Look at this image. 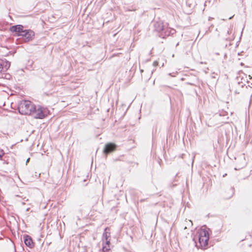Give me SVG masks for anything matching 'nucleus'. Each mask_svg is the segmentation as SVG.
Here are the masks:
<instances>
[{"mask_svg": "<svg viewBox=\"0 0 252 252\" xmlns=\"http://www.w3.org/2000/svg\"><path fill=\"white\" fill-rule=\"evenodd\" d=\"M10 31L18 36H22L25 42L32 40L34 36L33 31L31 30H24V26L22 25L12 26L10 27Z\"/></svg>", "mask_w": 252, "mask_h": 252, "instance_id": "f257e3e1", "label": "nucleus"}, {"mask_svg": "<svg viewBox=\"0 0 252 252\" xmlns=\"http://www.w3.org/2000/svg\"><path fill=\"white\" fill-rule=\"evenodd\" d=\"M18 109L21 114L31 115L35 109V104L30 100H24L19 103Z\"/></svg>", "mask_w": 252, "mask_h": 252, "instance_id": "f03ea898", "label": "nucleus"}, {"mask_svg": "<svg viewBox=\"0 0 252 252\" xmlns=\"http://www.w3.org/2000/svg\"><path fill=\"white\" fill-rule=\"evenodd\" d=\"M35 108L31 114L35 119H42L47 116L48 110L46 108L40 105H35Z\"/></svg>", "mask_w": 252, "mask_h": 252, "instance_id": "7ed1b4c3", "label": "nucleus"}, {"mask_svg": "<svg viewBox=\"0 0 252 252\" xmlns=\"http://www.w3.org/2000/svg\"><path fill=\"white\" fill-rule=\"evenodd\" d=\"M117 145L113 143H108L105 145L103 152L105 156L115 151Z\"/></svg>", "mask_w": 252, "mask_h": 252, "instance_id": "20e7f679", "label": "nucleus"}, {"mask_svg": "<svg viewBox=\"0 0 252 252\" xmlns=\"http://www.w3.org/2000/svg\"><path fill=\"white\" fill-rule=\"evenodd\" d=\"M175 32L176 31L174 29L165 26L162 32L160 34H159V36L163 38H165L167 36L174 34Z\"/></svg>", "mask_w": 252, "mask_h": 252, "instance_id": "39448f33", "label": "nucleus"}, {"mask_svg": "<svg viewBox=\"0 0 252 252\" xmlns=\"http://www.w3.org/2000/svg\"><path fill=\"white\" fill-rule=\"evenodd\" d=\"M154 30L159 33V34L162 32L165 25L161 21H154L153 22Z\"/></svg>", "mask_w": 252, "mask_h": 252, "instance_id": "423d86ee", "label": "nucleus"}, {"mask_svg": "<svg viewBox=\"0 0 252 252\" xmlns=\"http://www.w3.org/2000/svg\"><path fill=\"white\" fill-rule=\"evenodd\" d=\"M24 241L25 245L30 248L34 247V243L33 242L32 237L28 235H24L23 236Z\"/></svg>", "mask_w": 252, "mask_h": 252, "instance_id": "0eeeda50", "label": "nucleus"}, {"mask_svg": "<svg viewBox=\"0 0 252 252\" xmlns=\"http://www.w3.org/2000/svg\"><path fill=\"white\" fill-rule=\"evenodd\" d=\"M209 240L202 237L200 236L198 237V242L199 243L200 247L202 249L207 246Z\"/></svg>", "mask_w": 252, "mask_h": 252, "instance_id": "6e6552de", "label": "nucleus"}, {"mask_svg": "<svg viewBox=\"0 0 252 252\" xmlns=\"http://www.w3.org/2000/svg\"><path fill=\"white\" fill-rule=\"evenodd\" d=\"M0 62L1 64L3 70L5 69L6 71L9 68L10 66V63L9 62L5 60L4 61L2 60Z\"/></svg>", "mask_w": 252, "mask_h": 252, "instance_id": "1a4fd4ad", "label": "nucleus"}, {"mask_svg": "<svg viewBox=\"0 0 252 252\" xmlns=\"http://www.w3.org/2000/svg\"><path fill=\"white\" fill-rule=\"evenodd\" d=\"M199 236L205 238L208 240L209 239V234L208 231L206 229H202L199 234Z\"/></svg>", "mask_w": 252, "mask_h": 252, "instance_id": "9d476101", "label": "nucleus"}, {"mask_svg": "<svg viewBox=\"0 0 252 252\" xmlns=\"http://www.w3.org/2000/svg\"><path fill=\"white\" fill-rule=\"evenodd\" d=\"M110 233L109 232H106V229L105 230V232L103 234V238L102 241L105 240H109L110 239Z\"/></svg>", "mask_w": 252, "mask_h": 252, "instance_id": "9b49d317", "label": "nucleus"}, {"mask_svg": "<svg viewBox=\"0 0 252 252\" xmlns=\"http://www.w3.org/2000/svg\"><path fill=\"white\" fill-rule=\"evenodd\" d=\"M102 251L103 252H111V249L110 248V246H106L104 245V242L103 241L102 243Z\"/></svg>", "mask_w": 252, "mask_h": 252, "instance_id": "f8f14e48", "label": "nucleus"}, {"mask_svg": "<svg viewBox=\"0 0 252 252\" xmlns=\"http://www.w3.org/2000/svg\"><path fill=\"white\" fill-rule=\"evenodd\" d=\"M110 239L104 240V245L106 246H110Z\"/></svg>", "mask_w": 252, "mask_h": 252, "instance_id": "ddd939ff", "label": "nucleus"}, {"mask_svg": "<svg viewBox=\"0 0 252 252\" xmlns=\"http://www.w3.org/2000/svg\"><path fill=\"white\" fill-rule=\"evenodd\" d=\"M4 155V152L3 150L0 149V159H1L2 157Z\"/></svg>", "mask_w": 252, "mask_h": 252, "instance_id": "4468645a", "label": "nucleus"}, {"mask_svg": "<svg viewBox=\"0 0 252 252\" xmlns=\"http://www.w3.org/2000/svg\"><path fill=\"white\" fill-rule=\"evenodd\" d=\"M216 75H217V74L216 73H215V72H213L212 73L211 75V77L212 78H214V79H216Z\"/></svg>", "mask_w": 252, "mask_h": 252, "instance_id": "2eb2a0df", "label": "nucleus"}, {"mask_svg": "<svg viewBox=\"0 0 252 252\" xmlns=\"http://www.w3.org/2000/svg\"><path fill=\"white\" fill-rule=\"evenodd\" d=\"M10 77V74H6V75H5V76L4 77V78H6V79H9ZM1 77L3 78V77L2 76H1Z\"/></svg>", "mask_w": 252, "mask_h": 252, "instance_id": "dca6fc26", "label": "nucleus"}, {"mask_svg": "<svg viewBox=\"0 0 252 252\" xmlns=\"http://www.w3.org/2000/svg\"><path fill=\"white\" fill-rule=\"evenodd\" d=\"M158 62L157 61H155L154 63H153V65L155 66H156L157 65H158Z\"/></svg>", "mask_w": 252, "mask_h": 252, "instance_id": "f3484780", "label": "nucleus"}, {"mask_svg": "<svg viewBox=\"0 0 252 252\" xmlns=\"http://www.w3.org/2000/svg\"><path fill=\"white\" fill-rule=\"evenodd\" d=\"M187 84L189 85H191V86H195V84L193 83L188 82V83H187Z\"/></svg>", "mask_w": 252, "mask_h": 252, "instance_id": "a211bd4d", "label": "nucleus"}, {"mask_svg": "<svg viewBox=\"0 0 252 252\" xmlns=\"http://www.w3.org/2000/svg\"><path fill=\"white\" fill-rule=\"evenodd\" d=\"M244 165H243V166H242V167H238V168H237V167H235V170H238V169H240V168H243V167H244Z\"/></svg>", "mask_w": 252, "mask_h": 252, "instance_id": "6ab92c4d", "label": "nucleus"}, {"mask_svg": "<svg viewBox=\"0 0 252 252\" xmlns=\"http://www.w3.org/2000/svg\"><path fill=\"white\" fill-rule=\"evenodd\" d=\"M30 160V158H28L27 160V162L29 161V160Z\"/></svg>", "mask_w": 252, "mask_h": 252, "instance_id": "aec40b11", "label": "nucleus"}, {"mask_svg": "<svg viewBox=\"0 0 252 252\" xmlns=\"http://www.w3.org/2000/svg\"><path fill=\"white\" fill-rule=\"evenodd\" d=\"M189 221H190V222H191V224H192V221H191V220H189Z\"/></svg>", "mask_w": 252, "mask_h": 252, "instance_id": "412c9836", "label": "nucleus"}, {"mask_svg": "<svg viewBox=\"0 0 252 252\" xmlns=\"http://www.w3.org/2000/svg\"><path fill=\"white\" fill-rule=\"evenodd\" d=\"M242 2H243V0H240Z\"/></svg>", "mask_w": 252, "mask_h": 252, "instance_id": "4be33fe9", "label": "nucleus"}]
</instances>
